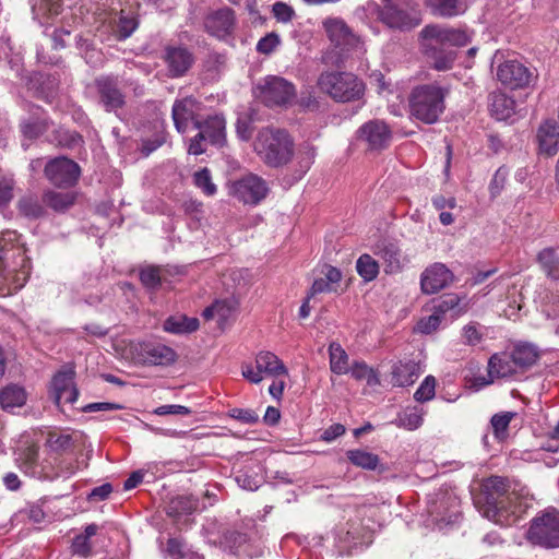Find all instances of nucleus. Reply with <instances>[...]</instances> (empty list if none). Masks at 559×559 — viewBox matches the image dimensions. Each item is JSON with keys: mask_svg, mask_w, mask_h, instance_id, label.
Masks as SVG:
<instances>
[{"mask_svg": "<svg viewBox=\"0 0 559 559\" xmlns=\"http://www.w3.org/2000/svg\"><path fill=\"white\" fill-rule=\"evenodd\" d=\"M330 369L335 374L349 372L348 355L338 343H331L329 346Z\"/></svg>", "mask_w": 559, "mask_h": 559, "instance_id": "obj_37", "label": "nucleus"}, {"mask_svg": "<svg viewBox=\"0 0 559 559\" xmlns=\"http://www.w3.org/2000/svg\"><path fill=\"white\" fill-rule=\"evenodd\" d=\"M194 128L214 146L226 142V120L222 115L209 116L203 121H195Z\"/></svg>", "mask_w": 559, "mask_h": 559, "instance_id": "obj_23", "label": "nucleus"}, {"mask_svg": "<svg viewBox=\"0 0 559 559\" xmlns=\"http://www.w3.org/2000/svg\"><path fill=\"white\" fill-rule=\"evenodd\" d=\"M324 29L331 43L347 52L359 45L356 37L346 23L340 19H329L323 23Z\"/></svg>", "mask_w": 559, "mask_h": 559, "instance_id": "obj_19", "label": "nucleus"}, {"mask_svg": "<svg viewBox=\"0 0 559 559\" xmlns=\"http://www.w3.org/2000/svg\"><path fill=\"white\" fill-rule=\"evenodd\" d=\"M496 76L502 85L511 90L524 88L535 79L534 73L516 60H507L500 63Z\"/></svg>", "mask_w": 559, "mask_h": 559, "instance_id": "obj_13", "label": "nucleus"}, {"mask_svg": "<svg viewBox=\"0 0 559 559\" xmlns=\"http://www.w3.org/2000/svg\"><path fill=\"white\" fill-rule=\"evenodd\" d=\"M421 35L426 40L444 45L449 49L451 47H464L471 41V35L466 31L438 25L425 26Z\"/></svg>", "mask_w": 559, "mask_h": 559, "instance_id": "obj_16", "label": "nucleus"}, {"mask_svg": "<svg viewBox=\"0 0 559 559\" xmlns=\"http://www.w3.org/2000/svg\"><path fill=\"white\" fill-rule=\"evenodd\" d=\"M539 150L547 155H554L559 147V126L556 121L547 120L538 129Z\"/></svg>", "mask_w": 559, "mask_h": 559, "instance_id": "obj_27", "label": "nucleus"}, {"mask_svg": "<svg viewBox=\"0 0 559 559\" xmlns=\"http://www.w3.org/2000/svg\"><path fill=\"white\" fill-rule=\"evenodd\" d=\"M78 193L74 191L47 190L43 194V203L56 212H64L76 201Z\"/></svg>", "mask_w": 559, "mask_h": 559, "instance_id": "obj_30", "label": "nucleus"}, {"mask_svg": "<svg viewBox=\"0 0 559 559\" xmlns=\"http://www.w3.org/2000/svg\"><path fill=\"white\" fill-rule=\"evenodd\" d=\"M95 86L99 95V102L106 111H117L124 106L126 97L116 78L100 76L96 79Z\"/></svg>", "mask_w": 559, "mask_h": 559, "instance_id": "obj_17", "label": "nucleus"}, {"mask_svg": "<svg viewBox=\"0 0 559 559\" xmlns=\"http://www.w3.org/2000/svg\"><path fill=\"white\" fill-rule=\"evenodd\" d=\"M255 95L267 107L285 106L295 98L296 90L286 79L270 75L257 85Z\"/></svg>", "mask_w": 559, "mask_h": 559, "instance_id": "obj_6", "label": "nucleus"}, {"mask_svg": "<svg viewBox=\"0 0 559 559\" xmlns=\"http://www.w3.org/2000/svg\"><path fill=\"white\" fill-rule=\"evenodd\" d=\"M441 323V314L435 311L431 316L421 319L417 324V330L424 334H430L438 329Z\"/></svg>", "mask_w": 559, "mask_h": 559, "instance_id": "obj_52", "label": "nucleus"}, {"mask_svg": "<svg viewBox=\"0 0 559 559\" xmlns=\"http://www.w3.org/2000/svg\"><path fill=\"white\" fill-rule=\"evenodd\" d=\"M272 12L277 21L287 23L292 21L294 16V10L290 5L285 2H275L272 8Z\"/></svg>", "mask_w": 559, "mask_h": 559, "instance_id": "obj_55", "label": "nucleus"}, {"mask_svg": "<svg viewBox=\"0 0 559 559\" xmlns=\"http://www.w3.org/2000/svg\"><path fill=\"white\" fill-rule=\"evenodd\" d=\"M46 178L56 187L69 188L74 186L81 175L80 166L67 157H56L45 166Z\"/></svg>", "mask_w": 559, "mask_h": 559, "instance_id": "obj_11", "label": "nucleus"}, {"mask_svg": "<svg viewBox=\"0 0 559 559\" xmlns=\"http://www.w3.org/2000/svg\"><path fill=\"white\" fill-rule=\"evenodd\" d=\"M254 151L266 166L277 168L292 160L294 141L283 129L263 128L254 140Z\"/></svg>", "mask_w": 559, "mask_h": 559, "instance_id": "obj_4", "label": "nucleus"}, {"mask_svg": "<svg viewBox=\"0 0 559 559\" xmlns=\"http://www.w3.org/2000/svg\"><path fill=\"white\" fill-rule=\"evenodd\" d=\"M200 110L201 103L191 96L175 100L171 116L176 130L179 133H186L190 122L194 124L195 121H199L197 116Z\"/></svg>", "mask_w": 559, "mask_h": 559, "instance_id": "obj_18", "label": "nucleus"}, {"mask_svg": "<svg viewBox=\"0 0 559 559\" xmlns=\"http://www.w3.org/2000/svg\"><path fill=\"white\" fill-rule=\"evenodd\" d=\"M20 236L15 230L0 234V293L10 295L22 288L28 277L24 250L19 248Z\"/></svg>", "mask_w": 559, "mask_h": 559, "instance_id": "obj_2", "label": "nucleus"}, {"mask_svg": "<svg viewBox=\"0 0 559 559\" xmlns=\"http://www.w3.org/2000/svg\"><path fill=\"white\" fill-rule=\"evenodd\" d=\"M14 180L10 177L0 178V209L7 206L13 198Z\"/></svg>", "mask_w": 559, "mask_h": 559, "instance_id": "obj_51", "label": "nucleus"}, {"mask_svg": "<svg viewBox=\"0 0 559 559\" xmlns=\"http://www.w3.org/2000/svg\"><path fill=\"white\" fill-rule=\"evenodd\" d=\"M464 342L467 345H476L481 341V333L477 330L476 325L467 324L463 328Z\"/></svg>", "mask_w": 559, "mask_h": 559, "instance_id": "obj_61", "label": "nucleus"}, {"mask_svg": "<svg viewBox=\"0 0 559 559\" xmlns=\"http://www.w3.org/2000/svg\"><path fill=\"white\" fill-rule=\"evenodd\" d=\"M193 179L194 185L206 195H214L216 193V186L212 182L211 171L207 168L197 171Z\"/></svg>", "mask_w": 559, "mask_h": 559, "instance_id": "obj_47", "label": "nucleus"}, {"mask_svg": "<svg viewBox=\"0 0 559 559\" xmlns=\"http://www.w3.org/2000/svg\"><path fill=\"white\" fill-rule=\"evenodd\" d=\"M281 44L280 36L272 32L262 37L257 44V51L262 55L272 53Z\"/></svg>", "mask_w": 559, "mask_h": 559, "instance_id": "obj_50", "label": "nucleus"}, {"mask_svg": "<svg viewBox=\"0 0 559 559\" xmlns=\"http://www.w3.org/2000/svg\"><path fill=\"white\" fill-rule=\"evenodd\" d=\"M235 480L238 484L239 487L247 489V490H255L259 487L258 479L249 475L247 472L239 471L237 475L235 476Z\"/></svg>", "mask_w": 559, "mask_h": 559, "instance_id": "obj_59", "label": "nucleus"}, {"mask_svg": "<svg viewBox=\"0 0 559 559\" xmlns=\"http://www.w3.org/2000/svg\"><path fill=\"white\" fill-rule=\"evenodd\" d=\"M379 19L392 28L409 29L419 24L417 11L407 0H389L379 10Z\"/></svg>", "mask_w": 559, "mask_h": 559, "instance_id": "obj_10", "label": "nucleus"}, {"mask_svg": "<svg viewBox=\"0 0 559 559\" xmlns=\"http://www.w3.org/2000/svg\"><path fill=\"white\" fill-rule=\"evenodd\" d=\"M426 53L433 61V68L438 71H444L452 68L456 53L453 49L444 45L428 40L426 44Z\"/></svg>", "mask_w": 559, "mask_h": 559, "instance_id": "obj_26", "label": "nucleus"}, {"mask_svg": "<svg viewBox=\"0 0 559 559\" xmlns=\"http://www.w3.org/2000/svg\"><path fill=\"white\" fill-rule=\"evenodd\" d=\"M436 393V379L432 376H427L419 388L414 393V399L417 402H426L433 399Z\"/></svg>", "mask_w": 559, "mask_h": 559, "instance_id": "obj_48", "label": "nucleus"}, {"mask_svg": "<svg viewBox=\"0 0 559 559\" xmlns=\"http://www.w3.org/2000/svg\"><path fill=\"white\" fill-rule=\"evenodd\" d=\"M374 254H377L385 265V273L394 274L402 270L401 250L394 243L378 245Z\"/></svg>", "mask_w": 559, "mask_h": 559, "instance_id": "obj_31", "label": "nucleus"}, {"mask_svg": "<svg viewBox=\"0 0 559 559\" xmlns=\"http://www.w3.org/2000/svg\"><path fill=\"white\" fill-rule=\"evenodd\" d=\"M511 354L521 373L534 366L539 359L538 348L531 343H519L514 345Z\"/></svg>", "mask_w": 559, "mask_h": 559, "instance_id": "obj_28", "label": "nucleus"}, {"mask_svg": "<svg viewBox=\"0 0 559 559\" xmlns=\"http://www.w3.org/2000/svg\"><path fill=\"white\" fill-rule=\"evenodd\" d=\"M448 93V88L437 83L415 86L408 97L411 116L427 124L436 123L445 109Z\"/></svg>", "mask_w": 559, "mask_h": 559, "instance_id": "obj_3", "label": "nucleus"}, {"mask_svg": "<svg viewBox=\"0 0 559 559\" xmlns=\"http://www.w3.org/2000/svg\"><path fill=\"white\" fill-rule=\"evenodd\" d=\"M98 526L94 523L88 524L83 534L73 538L71 548L72 552L81 557L87 558L92 554L91 538L97 534Z\"/></svg>", "mask_w": 559, "mask_h": 559, "instance_id": "obj_36", "label": "nucleus"}, {"mask_svg": "<svg viewBox=\"0 0 559 559\" xmlns=\"http://www.w3.org/2000/svg\"><path fill=\"white\" fill-rule=\"evenodd\" d=\"M17 207L24 216L33 218L40 217L45 212L39 200L34 195H26L20 199Z\"/></svg>", "mask_w": 559, "mask_h": 559, "instance_id": "obj_44", "label": "nucleus"}, {"mask_svg": "<svg viewBox=\"0 0 559 559\" xmlns=\"http://www.w3.org/2000/svg\"><path fill=\"white\" fill-rule=\"evenodd\" d=\"M346 429L342 424H334L324 429V431L321 435V440L325 442H332L336 438L343 436L345 433Z\"/></svg>", "mask_w": 559, "mask_h": 559, "instance_id": "obj_62", "label": "nucleus"}, {"mask_svg": "<svg viewBox=\"0 0 559 559\" xmlns=\"http://www.w3.org/2000/svg\"><path fill=\"white\" fill-rule=\"evenodd\" d=\"M205 32L219 39L225 40L233 35L236 26L235 11L229 7H224L218 10L210 12L204 17Z\"/></svg>", "mask_w": 559, "mask_h": 559, "instance_id": "obj_14", "label": "nucleus"}, {"mask_svg": "<svg viewBox=\"0 0 559 559\" xmlns=\"http://www.w3.org/2000/svg\"><path fill=\"white\" fill-rule=\"evenodd\" d=\"M317 86L321 93L336 103H352L362 98L365 83L356 74L346 71H323Z\"/></svg>", "mask_w": 559, "mask_h": 559, "instance_id": "obj_5", "label": "nucleus"}, {"mask_svg": "<svg viewBox=\"0 0 559 559\" xmlns=\"http://www.w3.org/2000/svg\"><path fill=\"white\" fill-rule=\"evenodd\" d=\"M527 538L544 548L559 547V512H546L532 521Z\"/></svg>", "mask_w": 559, "mask_h": 559, "instance_id": "obj_9", "label": "nucleus"}, {"mask_svg": "<svg viewBox=\"0 0 559 559\" xmlns=\"http://www.w3.org/2000/svg\"><path fill=\"white\" fill-rule=\"evenodd\" d=\"M47 126L41 121H29L22 126L23 134L28 139H35L46 132Z\"/></svg>", "mask_w": 559, "mask_h": 559, "instance_id": "obj_57", "label": "nucleus"}, {"mask_svg": "<svg viewBox=\"0 0 559 559\" xmlns=\"http://www.w3.org/2000/svg\"><path fill=\"white\" fill-rule=\"evenodd\" d=\"M460 304V298L457 295H447L440 299L438 305L436 306V311L440 314L445 313L449 310H453Z\"/></svg>", "mask_w": 559, "mask_h": 559, "instance_id": "obj_60", "label": "nucleus"}, {"mask_svg": "<svg viewBox=\"0 0 559 559\" xmlns=\"http://www.w3.org/2000/svg\"><path fill=\"white\" fill-rule=\"evenodd\" d=\"M197 509V501L189 497H177L171 500L168 507V514L179 515L192 513Z\"/></svg>", "mask_w": 559, "mask_h": 559, "instance_id": "obj_46", "label": "nucleus"}, {"mask_svg": "<svg viewBox=\"0 0 559 559\" xmlns=\"http://www.w3.org/2000/svg\"><path fill=\"white\" fill-rule=\"evenodd\" d=\"M488 372L496 379L511 378L521 373L511 352L495 353L487 364Z\"/></svg>", "mask_w": 559, "mask_h": 559, "instance_id": "obj_24", "label": "nucleus"}, {"mask_svg": "<svg viewBox=\"0 0 559 559\" xmlns=\"http://www.w3.org/2000/svg\"><path fill=\"white\" fill-rule=\"evenodd\" d=\"M166 551L171 559H185L187 556L185 544L178 538H169L167 540Z\"/></svg>", "mask_w": 559, "mask_h": 559, "instance_id": "obj_56", "label": "nucleus"}, {"mask_svg": "<svg viewBox=\"0 0 559 559\" xmlns=\"http://www.w3.org/2000/svg\"><path fill=\"white\" fill-rule=\"evenodd\" d=\"M205 142L207 140L199 132L190 140L188 153L192 155H201L206 151Z\"/></svg>", "mask_w": 559, "mask_h": 559, "instance_id": "obj_63", "label": "nucleus"}, {"mask_svg": "<svg viewBox=\"0 0 559 559\" xmlns=\"http://www.w3.org/2000/svg\"><path fill=\"white\" fill-rule=\"evenodd\" d=\"M424 414L425 412L421 407H407L399 414L396 419L397 426L407 430H416L423 425Z\"/></svg>", "mask_w": 559, "mask_h": 559, "instance_id": "obj_40", "label": "nucleus"}, {"mask_svg": "<svg viewBox=\"0 0 559 559\" xmlns=\"http://www.w3.org/2000/svg\"><path fill=\"white\" fill-rule=\"evenodd\" d=\"M164 61L170 78L182 76L193 64L194 57L182 46H167L164 50Z\"/></svg>", "mask_w": 559, "mask_h": 559, "instance_id": "obj_20", "label": "nucleus"}, {"mask_svg": "<svg viewBox=\"0 0 559 559\" xmlns=\"http://www.w3.org/2000/svg\"><path fill=\"white\" fill-rule=\"evenodd\" d=\"M542 270L551 280H559V257L552 248H546L537 254Z\"/></svg>", "mask_w": 559, "mask_h": 559, "instance_id": "obj_38", "label": "nucleus"}, {"mask_svg": "<svg viewBox=\"0 0 559 559\" xmlns=\"http://www.w3.org/2000/svg\"><path fill=\"white\" fill-rule=\"evenodd\" d=\"M346 456L353 465L360 467L362 469H379L380 472L385 471V468L382 465H380L379 456L366 450H348L346 452Z\"/></svg>", "mask_w": 559, "mask_h": 559, "instance_id": "obj_33", "label": "nucleus"}, {"mask_svg": "<svg viewBox=\"0 0 559 559\" xmlns=\"http://www.w3.org/2000/svg\"><path fill=\"white\" fill-rule=\"evenodd\" d=\"M420 366L413 359L400 360L392 367L391 376L393 385H412L420 376Z\"/></svg>", "mask_w": 559, "mask_h": 559, "instance_id": "obj_25", "label": "nucleus"}, {"mask_svg": "<svg viewBox=\"0 0 559 559\" xmlns=\"http://www.w3.org/2000/svg\"><path fill=\"white\" fill-rule=\"evenodd\" d=\"M483 514L500 526L515 525L528 508L522 489L512 486L508 478L490 476L483 483Z\"/></svg>", "mask_w": 559, "mask_h": 559, "instance_id": "obj_1", "label": "nucleus"}, {"mask_svg": "<svg viewBox=\"0 0 559 559\" xmlns=\"http://www.w3.org/2000/svg\"><path fill=\"white\" fill-rule=\"evenodd\" d=\"M111 492L112 486L109 483H106L95 487L88 495V499L92 501H103L107 499Z\"/></svg>", "mask_w": 559, "mask_h": 559, "instance_id": "obj_64", "label": "nucleus"}, {"mask_svg": "<svg viewBox=\"0 0 559 559\" xmlns=\"http://www.w3.org/2000/svg\"><path fill=\"white\" fill-rule=\"evenodd\" d=\"M453 280V272L445 264L436 262L423 271L420 288L424 294L432 295L448 287Z\"/></svg>", "mask_w": 559, "mask_h": 559, "instance_id": "obj_15", "label": "nucleus"}, {"mask_svg": "<svg viewBox=\"0 0 559 559\" xmlns=\"http://www.w3.org/2000/svg\"><path fill=\"white\" fill-rule=\"evenodd\" d=\"M430 12L439 17H454L462 15L466 11V5L462 0H426Z\"/></svg>", "mask_w": 559, "mask_h": 559, "instance_id": "obj_29", "label": "nucleus"}, {"mask_svg": "<svg viewBox=\"0 0 559 559\" xmlns=\"http://www.w3.org/2000/svg\"><path fill=\"white\" fill-rule=\"evenodd\" d=\"M228 194L239 202L257 205L264 200L270 191L266 181L255 174H247L241 178L229 181Z\"/></svg>", "mask_w": 559, "mask_h": 559, "instance_id": "obj_7", "label": "nucleus"}, {"mask_svg": "<svg viewBox=\"0 0 559 559\" xmlns=\"http://www.w3.org/2000/svg\"><path fill=\"white\" fill-rule=\"evenodd\" d=\"M140 280L145 287L156 288L160 285V269L148 266L140 272Z\"/></svg>", "mask_w": 559, "mask_h": 559, "instance_id": "obj_49", "label": "nucleus"}, {"mask_svg": "<svg viewBox=\"0 0 559 559\" xmlns=\"http://www.w3.org/2000/svg\"><path fill=\"white\" fill-rule=\"evenodd\" d=\"M221 545L238 557L253 558L262 554L261 548L253 546L247 535L235 531L226 532L221 539Z\"/></svg>", "mask_w": 559, "mask_h": 559, "instance_id": "obj_22", "label": "nucleus"}, {"mask_svg": "<svg viewBox=\"0 0 559 559\" xmlns=\"http://www.w3.org/2000/svg\"><path fill=\"white\" fill-rule=\"evenodd\" d=\"M515 416L513 412H502L491 417L490 424L492 432L498 440H504L508 436V429L511 420Z\"/></svg>", "mask_w": 559, "mask_h": 559, "instance_id": "obj_43", "label": "nucleus"}, {"mask_svg": "<svg viewBox=\"0 0 559 559\" xmlns=\"http://www.w3.org/2000/svg\"><path fill=\"white\" fill-rule=\"evenodd\" d=\"M138 362L150 366H168L176 361V352L160 343L143 342L133 347Z\"/></svg>", "mask_w": 559, "mask_h": 559, "instance_id": "obj_12", "label": "nucleus"}, {"mask_svg": "<svg viewBox=\"0 0 559 559\" xmlns=\"http://www.w3.org/2000/svg\"><path fill=\"white\" fill-rule=\"evenodd\" d=\"M74 384V371L62 370L55 374L51 381L50 394L57 406H60V394Z\"/></svg>", "mask_w": 559, "mask_h": 559, "instance_id": "obj_39", "label": "nucleus"}, {"mask_svg": "<svg viewBox=\"0 0 559 559\" xmlns=\"http://www.w3.org/2000/svg\"><path fill=\"white\" fill-rule=\"evenodd\" d=\"M26 400L27 394L21 385L10 384L0 391V404L5 411L22 407Z\"/></svg>", "mask_w": 559, "mask_h": 559, "instance_id": "obj_34", "label": "nucleus"}, {"mask_svg": "<svg viewBox=\"0 0 559 559\" xmlns=\"http://www.w3.org/2000/svg\"><path fill=\"white\" fill-rule=\"evenodd\" d=\"M138 27V23L132 17L121 16L118 22L117 37L120 40L127 39Z\"/></svg>", "mask_w": 559, "mask_h": 559, "instance_id": "obj_54", "label": "nucleus"}, {"mask_svg": "<svg viewBox=\"0 0 559 559\" xmlns=\"http://www.w3.org/2000/svg\"><path fill=\"white\" fill-rule=\"evenodd\" d=\"M349 372L352 377L356 380H366L369 386H376L380 384L378 373L372 368H370L365 361H354L352 367H349Z\"/></svg>", "mask_w": 559, "mask_h": 559, "instance_id": "obj_42", "label": "nucleus"}, {"mask_svg": "<svg viewBox=\"0 0 559 559\" xmlns=\"http://www.w3.org/2000/svg\"><path fill=\"white\" fill-rule=\"evenodd\" d=\"M288 371L283 361L272 352L263 350L257 354L254 365L243 364L242 377L251 383H260L264 377L287 376Z\"/></svg>", "mask_w": 559, "mask_h": 559, "instance_id": "obj_8", "label": "nucleus"}, {"mask_svg": "<svg viewBox=\"0 0 559 559\" xmlns=\"http://www.w3.org/2000/svg\"><path fill=\"white\" fill-rule=\"evenodd\" d=\"M489 108L497 120H508L515 114V102L508 95L496 92L490 95Z\"/></svg>", "mask_w": 559, "mask_h": 559, "instance_id": "obj_32", "label": "nucleus"}, {"mask_svg": "<svg viewBox=\"0 0 559 559\" xmlns=\"http://www.w3.org/2000/svg\"><path fill=\"white\" fill-rule=\"evenodd\" d=\"M356 271L365 282H371L379 274V264L370 254H361L356 262Z\"/></svg>", "mask_w": 559, "mask_h": 559, "instance_id": "obj_41", "label": "nucleus"}, {"mask_svg": "<svg viewBox=\"0 0 559 559\" xmlns=\"http://www.w3.org/2000/svg\"><path fill=\"white\" fill-rule=\"evenodd\" d=\"M230 417L243 424H255L259 420V416L254 411L243 408H233L230 411Z\"/></svg>", "mask_w": 559, "mask_h": 559, "instance_id": "obj_58", "label": "nucleus"}, {"mask_svg": "<svg viewBox=\"0 0 559 559\" xmlns=\"http://www.w3.org/2000/svg\"><path fill=\"white\" fill-rule=\"evenodd\" d=\"M198 329L199 320L186 316H173L164 322V330L173 334L192 333Z\"/></svg>", "mask_w": 559, "mask_h": 559, "instance_id": "obj_35", "label": "nucleus"}, {"mask_svg": "<svg viewBox=\"0 0 559 559\" xmlns=\"http://www.w3.org/2000/svg\"><path fill=\"white\" fill-rule=\"evenodd\" d=\"M358 136L367 142L371 150H382L389 145L392 133L384 121L371 120L359 128Z\"/></svg>", "mask_w": 559, "mask_h": 559, "instance_id": "obj_21", "label": "nucleus"}, {"mask_svg": "<svg viewBox=\"0 0 559 559\" xmlns=\"http://www.w3.org/2000/svg\"><path fill=\"white\" fill-rule=\"evenodd\" d=\"M47 445L53 452L63 453L74 447V441L71 435L49 433Z\"/></svg>", "mask_w": 559, "mask_h": 559, "instance_id": "obj_45", "label": "nucleus"}, {"mask_svg": "<svg viewBox=\"0 0 559 559\" xmlns=\"http://www.w3.org/2000/svg\"><path fill=\"white\" fill-rule=\"evenodd\" d=\"M236 305L237 302L234 299L216 300L214 302V309H216L219 320H227L236 310Z\"/></svg>", "mask_w": 559, "mask_h": 559, "instance_id": "obj_53", "label": "nucleus"}]
</instances>
